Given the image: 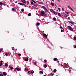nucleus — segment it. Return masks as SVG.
Returning <instances> with one entry per match:
<instances>
[{"label": "nucleus", "mask_w": 76, "mask_h": 76, "mask_svg": "<svg viewBox=\"0 0 76 76\" xmlns=\"http://www.w3.org/2000/svg\"><path fill=\"white\" fill-rule=\"evenodd\" d=\"M57 72V69H55L53 70V72Z\"/></svg>", "instance_id": "obj_22"}, {"label": "nucleus", "mask_w": 76, "mask_h": 76, "mask_svg": "<svg viewBox=\"0 0 76 76\" xmlns=\"http://www.w3.org/2000/svg\"><path fill=\"white\" fill-rule=\"evenodd\" d=\"M68 28L69 29V30H70V31H73V28H72L71 27L69 26H68Z\"/></svg>", "instance_id": "obj_2"}, {"label": "nucleus", "mask_w": 76, "mask_h": 76, "mask_svg": "<svg viewBox=\"0 0 76 76\" xmlns=\"http://www.w3.org/2000/svg\"><path fill=\"white\" fill-rule=\"evenodd\" d=\"M0 5L1 6H3V3L2 2H0Z\"/></svg>", "instance_id": "obj_16"}, {"label": "nucleus", "mask_w": 76, "mask_h": 76, "mask_svg": "<svg viewBox=\"0 0 76 76\" xmlns=\"http://www.w3.org/2000/svg\"><path fill=\"white\" fill-rule=\"evenodd\" d=\"M75 48H76V45L74 47Z\"/></svg>", "instance_id": "obj_50"}, {"label": "nucleus", "mask_w": 76, "mask_h": 76, "mask_svg": "<svg viewBox=\"0 0 76 76\" xmlns=\"http://www.w3.org/2000/svg\"><path fill=\"white\" fill-rule=\"evenodd\" d=\"M5 55L6 56H8V54H7V53H6L5 54Z\"/></svg>", "instance_id": "obj_34"}, {"label": "nucleus", "mask_w": 76, "mask_h": 76, "mask_svg": "<svg viewBox=\"0 0 76 76\" xmlns=\"http://www.w3.org/2000/svg\"><path fill=\"white\" fill-rule=\"evenodd\" d=\"M18 56H21V54H18Z\"/></svg>", "instance_id": "obj_48"}, {"label": "nucleus", "mask_w": 76, "mask_h": 76, "mask_svg": "<svg viewBox=\"0 0 76 76\" xmlns=\"http://www.w3.org/2000/svg\"><path fill=\"white\" fill-rule=\"evenodd\" d=\"M57 62L58 63H59V61H58Z\"/></svg>", "instance_id": "obj_56"}, {"label": "nucleus", "mask_w": 76, "mask_h": 76, "mask_svg": "<svg viewBox=\"0 0 76 76\" xmlns=\"http://www.w3.org/2000/svg\"><path fill=\"white\" fill-rule=\"evenodd\" d=\"M31 73H32V74H33V73H34V71H33V72L31 71Z\"/></svg>", "instance_id": "obj_30"}, {"label": "nucleus", "mask_w": 76, "mask_h": 76, "mask_svg": "<svg viewBox=\"0 0 76 76\" xmlns=\"http://www.w3.org/2000/svg\"><path fill=\"white\" fill-rule=\"evenodd\" d=\"M18 4H20V5H21L22 6H25V4L23 3H21L20 2L18 3Z\"/></svg>", "instance_id": "obj_4"}, {"label": "nucleus", "mask_w": 76, "mask_h": 76, "mask_svg": "<svg viewBox=\"0 0 76 76\" xmlns=\"http://www.w3.org/2000/svg\"><path fill=\"white\" fill-rule=\"evenodd\" d=\"M21 10L22 12H24V10H23V9H22Z\"/></svg>", "instance_id": "obj_35"}, {"label": "nucleus", "mask_w": 76, "mask_h": 76, "mask_svg": "<svg viewBox=\"0 0 76 76\" xmlns=\"http://www.w3.org/2000/svg\"><path fill=\"white\" fill-rule=\"evenodd\" d=\"M2 65H3V64L1 63L0 64V66H2Z\"/></svg>", "instance_id": "obj_38"}, {"label": "nucleus", "mask_w": 76, "mask_h": 76, "mask_svg": "<svg viewBox=\"0 0 76 76\" xmlns=\"http://www.w3.org/2000/svg\"><path fill=\"white\" fill-rule=\"evenodd\" d=\"M50 12H52V13H54V10H53L52 9L50 10Z\"/></svg>", "instance_id": "obj_14"}, {"label": "nucleus", "mask_w": 76, "mask_h": 76, "mask_svg": "<svg viewBox=\"0 0 76 76\" xmlns=\"http://www.w3.org/2000/svg\"><path fill=\"white\" fill-rule=\"evenodd\" d=\"M0 76H3V74H0Z\"/></svg>", "instance_id": "obj_41"}, {"label": "nucleus", "mask_w": 76, "mask_h": 76, "mask_svg": "<svg viewBox=\"0 0 76 76\" xmlns=\"http://www.w3.org/2000/svg\"><path fill=\"white\" fill-rule=\"evenodd\" d=\"M29 7H31V6H29Z\"/></svg>", "instance_id": "obj_60"}, {"label": "nucleus", "mask_w": 76, "mask_h": 76, "mask_svg": "<svg viewBox=\"0 0 76 76\" xmlns=\"http://www.w3.org/2000/svg\"><path fill=\"white\" fill-rule=\"evenodd\" d=\"M40 24V23H37V25L39 26V25Z\"/></svg>", "instance_id": "obj_27"}, {"label": "nucleus", "mask_w": 76, "mask_h": 76, "mask_svg": "<svg viewBox=\"0 0 76 76\" xmlns=\"http://www.w3.org/2000/svg\"><path fill=\"white\" fill-rule=\"evenodd\" d=\"M74 39H75V40H76V37H74Z\"/></svg>", "instance_id": "obj_31"}, {"label": "nucleus", "mask_w": 76, "mask_h": 76, "mask_svg": "<svg viewBox=\"0 0 76 76\" xmlns=\"http://www.w3.org/2000/svg\"><path fill=\"white\" fill-rule=\"evenodd\" d=\"M31 1H33V2L34 3H37L34 0H31Z\"/></svg>", "instance_id": "obj_25"}, {"label": "nucleus", "mask_w": 76, "mask_h": 76, "mask_svg": "<svg viewBox=\"0 0 76 76\" xmlns=\"http://www.w3.org/2000/svg\"><path fill=\"white\" fill-rule=\"evenodd\" d=\"M40 14L42 16H45L46 15L44 11H42L40 12Z\"/></svg>", "instance_id": "obj_1"}, {"label": "nucleus", "mask_w": 76, "mask_h": 76, "mask_svg": "<svg viewBox=\"0 0 76 76\" xmlns=\"http://www.w3.org/2000/svg\"><path fill=\"white\" fill-rule=\"evenodd\" d=\"M3 61H1V63H3Z\"/></svg>", "instance_id": "obj_55"}, {"label": "nucleus", "mask_w": 76, "mask_h": 76, "mask_svg": "<svg viewBox=\"0 0 76 76\" xmlns=\"http://www.w3.org/2000/svg\"><path fill=\"white\" fill-rule=\"evenodd\" d=\"M3 74L4 76H6L7 74L5 72H3Z\"/></svg>", "instance_id": "obj_7"}, {"label": "nucleus", "mask_w": 76, "mask_h": 76, "mask_svg": "<svg viewBox=\"0 0 76 76\" xmlns=\"http://www.w3.org/2000/svg\"><path fill=\"white\" fill-rule=\"evenodd\" d=\"M61 32H64V29H63V30H61Z\"/></svg>", "instance_id": "obj_23"}, {"label": "nucleus", "mask_w": 76, "mask_h": 76, "mask_svg": "<svg viewBox=\"0 0 76 76\" xmlns=\"http://www.w3.org/2000/svg\"><path fill=\"white\" fill-rule=\"evenodd\" d=\"M53 13H54V14H55V15H57V12L54 11V12H53Z\"/></svg>", "instance_id": "obj_19"}, {"label": "nucleus", "mask_w": 76, "mask_h": 76, "mask_svg": "<svg viewBox=\"0 0 76 76\" xmlns=\"http://www.w3.org/2000/svg\"><path fill=\"white\" fill-rule=\"evenodd\" d=\"M61 66H63V65L62 64H61Z\"/></svg>", "instance_id": "obj_57"}, {"label": "nucleus", "mask_w": 76, "mask_h": 76, "mask_svg": "<svg viewBox=\"0 0 76 76\" xmlns=\"http://www.w3.org/2000/svg\"><path fill=\"white\" fill-rule=\"evenodd\" d=\"M12 50H15L14 49V47H12Z\"/></svg>", "instance_id": "obj_36"}, {"label": "nucleus", "mask_w": 76, "mask_h": 76, "mask_svg": "<svg viewBox=\"0 0 76 76\" xmlns=\"http://www.w3.org/2000/svg\"><path fill=\"white\" fill-rule=\"evenodd\" d=\"M37 64V62H35L34 63V64L35 65V64Z\"/></svg>", "instance_id": "obj_40"}, {"label": "nucleus", "mask_w": 76, "mask_h": 76, "mask_svg": "<svg viewBox=\"0 0 76 76\" xmlns=\"http://www.w3.org/2000/svg\"><path fill=\"white\" fill-rule=\"evenodd\" d=\"M27 3L28 4H29V2L28 1H27Z\"/></svg>", "instance_id": "obj_46"}, {"label": "nucleus", "mask_w": 76, "mask_h": 76, "mask_svg": "<svg viewBox=\"0 0 76 76\" xmlns=\"http://www.w3.org/2000/svg\"><path fill=\"white\" fill-rule=\"evenodd\" d=\"M25 61H28V58H27L25 59Z\"/></svg>", "instance_id": "obj_24"}, {"label": "nucleus", "mask_w": 76, "mask_h": 76, "mask_svg": "<svg viewBox=\"0 0 76 76\" xmlns=\"http://www.w3.org/2000/svg\"><path fill=\"white\" fill-rule=\"evenodd\" d=\"M58 0V1H59V2L60 1V0Z\"/></svg>", "instance_id": "obj_54"}, {"label": "nucleus", "mask_w": 76, "mask_h": 76, "mask_svg": "<svg viewBox=\"0 0 76 76\" xmlns=\"http://www.w3.org/2000/svg\"><path fill=\"white\" fill-rule=\"evenodd\" d=\"M68 7L69 9H70V10H72V11H73V10L72 9V7H70V6H69V5H68Z\"/></svg>", "instance_id": "obj_3"}, {"label": "nucleus", "mask_w": 76, "mask_h": 76, "mask_svg": "<svg viewBox=\"0 0 76 76\" xmlns=\"http://www.w3.org/2000/svg\"><path fill=\"white\" fill-rule=\"evenodd\" d=\"M22 2L24 3H26V1L25 0H23L22 1Z\"/></svg>", "instance_id": "obj_11"}, {"label": "nucleus", "mask_w": 76, "mask_h": 76, "mask_svg": "<svg viewBox=\"0 0 76 76\" xmlns=\"http://www.w3.org/2000/svg\"><path fill=\"white\" fill-rule=\"evenodd\" d=\"M51 1H54V0H51Z\"/></svg>", "instance_id": "obj_58"}, {"label": "nucleus", "mask_w": 76, "mask_h": 76, "mask_svg": "<svg viewBox=\"0 0 76 76\" xmlns=\"http://www.w3.org/2000/svg\"><path fill=\"white\" fill-rule=\"evenodd\" d=\"M70 19V17H68V19Z\"/></svg>", "instance_id": "obj_53"}, {"label": "nucleus", "mask_w": 76, "mask_h": 76, "mask_svg": "<svg viewBox=\"0 0 76 76\" xmlns=\"http://www.w3.org/2000/svg\"><path fill=\"white\" fill-rule=\"evenodd\" d=\"M70 23H71V24H73V22L72 21H70Z\"/></svg>", "instance_id": "obj_33"}, {"label": "nucleus", "mask_w": 76, "mask_h": 76, "mask_svg": "<svg viewBox=\"0 0 76 76\" xmlns=\"http://www.w3.org/2000/svg\"><path fill=\"white\" fill-rule=\"evenodd\" d=\"M54 61H57V58H55L53 59Z\"/></svg>", "instance_id": "obj_12"}, {"label": "nucleus", "mask_w": 76, "mask_h": 76, "mask_svg": "<svg viewBox=\"0 0 76 76\" xmlns=\"http://www.w3.org/2000/svg\"><path fill=\"white\" fill-rule=\"evenodd\" d=\"M21 0V1H22L23 0Z\"/></svg>", "instance_id": "obj_62"}, {"label": "nucleus", "mask_w": 76, "mask_h": 76, "mask_svg": "<svg viewBox=\"0 0 76 76\" xmlns=\"http://www.w3.org/2000/svg\"><path fill=\"white\" fill-rule=\"evenodd\" d=\"M58 16H61V14L59 13H58Z\"/></svg>", "instance_id": "obj_28"}, {"label": "nucleus", "mask_w": 76, "mask_h": 76, "mask_svg": "<svg viewBox=\"0 0 76 76\" xmlns=\"http://www.w3.org/2000/svg\"><path fill=\"white\" fill-rule=\"evenodd\" d=\"M44 67L45 68H46L47 67V64H45V65H44Z\"/></svg>", "instance_id": "obj_18"}, {"label": "nucleus", "mask_w": 76, "mask_h": 76, "mask_svg": "<svg viewBox=\"0 0 76 76\" xmlns=\"http://www.w3.org/2000/svg\"><path fill=\"white\" fill-rule=\"evenodd\" d=\"M3 5L5 6L6 5V4H3Z\"/></svg>", "instance_id": "obj_51"}, {"label": "nucleus", "mask_w": 76, "mask_h": 76, "mask_svg": "<svg viewBox=\"0 0 76 76\" xmlns=\"http://www.w3.org/2000/svg\"><path fill=\"white\" fill-rule=\"evenodd\" d=\"M28 15L29 16H31V14L30 13H29V14H28Z\"/></svg>", "instance_id": "obj_26"}, {"label": "nucleus", "mask_w": 76, "mask_h": 76, "mask_svg": "<svg viewBox=\"0 0 76 76\" xmlns=\"http://www.w3.org/2000/svg\"><path fill=\"white\" fill-rule=\"evenodd\" d=\"M4 66H5V67H7V66H8V65L7 64H5Z\"/></svg>", "instance_id": "obj_20"}, {"label": "nucleus", "mask_w": 76, "mask_h": 76, "mask_svg": "<svg viewBox=\"0 0 76 76\" xmlns=\"http://www.w3.org/2000/svg\"><path fill=\"white\" fill-rule=\"evenodd\" d=\"M43 35L45 37H47V35H46L45 34H44Z\"/></svg>", "instance_id": "obj_15"}, {"label": "nucleus", "mask_w": 76, "mask_h": 76, "mask_svg": "<svg viewBox=\"0 0 76 76\" xmlns=\"http://www.w3.org/2000/svg\"><path fill=\"white\" fill-rule=\"evenodd\" d=\"M16 69L17 71H20V69L19 68H16Z\"/></svg>", "instance_id": "obj_8"}, {"label": "nucleus", "mask_w": 76, "mask_h": 76, "mask_svg": "<svg viewBox=\"0 0 76 76\" xmlns=\"http://www.w3.org/2000/svg\"><path fill=\"white\" fill-rule=\"evenodd\" d=\"M51 6H54V3L53 2H51Z\"/></svg>", "instance_id": "obj_9"}, {"label": "nucleus", "mask_w": 76, "mask_h": 76, "mask_svg": "<svg viewBox=\"0 0 76 76\" xmlns=\"http://www.w3.org/2000/svg\"><path fill=\"white\" fill-rule=\"evenodd\" d=\"M29 72H30V71H28V75H30V74L29 73Z\"/></svg>", "instance_id": "obj_42"}, {"label": "nucleus", "mask_w": 76, "mask_h": 76, "mask_svg": "<svg viewBox=\"0 0 76 76\" xmlns=\"http://www.w3.org/2000/svg\"><path fill=\"white\" fill-rule=\"evenodd\" d=\"M64 66H65L66 67H68L69 65H68L67 64H64Z\"/></svg>", "instance_id": "obj_6"}, {"label": "nucleus", "mask_w": 76, "mask_h": 76, "mask_svg": "<svg viewBox=\"0 0 76 76\" xmlns=\"http://www.w3.org/2000/svg\"><path fill=\"white\" fill-rule=\"evenodd\" d=\"M25 70L27 71H28V69H27L26 68H25Z\"/></svg>", "instance_id": "obj_32"}, {"label": "nucleus", "mask_w": 76, "mask_h": 76, "mask_svg": "<svg viewBox=\"0 0 76 76\" xmlns=\"http://www.w3.org/2000/svg\"><path fill=\"white\" fill-rule=\"evenodd\" d=\"M42 7L43 9H45L46 8H45V7L44 6H42Z\"/></svg>", "instance_id": "obj_17"}, {"label": "nucleus", "mask_w": 76, "mask_h": 76, "mask_svg": "<svg viewBox=\"0 0 76 76\" xmlns=\"http://www.w3.org/2000/svg\"><path fill=\"white\" fill-rule=\"evenodd\" d=\"M59 28L60 29H62V28H63V27H62V26H60Z\"/></svg>", "instance_id": "obj_43"}, {"label": "nucleus", "mask_w": 76, "mask_h": 76, "mask_svg": "<svg viewBox=\"0 0 76 76\" xmlns=\"http://www.w3.org/2000/svg\"><path fill=\"white\" fill-rule=\"evenodd\" d=\"M58 9L59 10V11H60V8H58Z\"/></svg>", "instance_id": "obj_49"}, {"label": "nucleus", "mask_w": 76, "mask_h": 76, "mask_svg": "<svg viewBox=\"0 0 76 76\" xmlns=\"http://www.w3.org/2000/svg\"><path fill=\"white\" fill-rule=\"evenodd\" d=\"M34 6L35 7H37L38 6H37V5H35V4L34 5Z\"/></svg>", "instance_id": "obj_44"}, {"label": "nucleus", "mask_w": 76, "mask_h": 76, "mask_svg": "<svg viewBox=\"0 0 76 76\" xmlns=\"http://www.w3.org/2000/svg\"><path fill=\"white\" fill-rule=\"evenodd\" d=\"M44 61H45V62H47V60H46V59L44 60Z\"/></svg>", "instance_id": "obj_47"}, {"label": "nucleus", "mask_w": 76, "mask_h": 76, "mask_svg": "<svg viewBox=\"0 0 76 76\" xmlns=\"http://www.w3.org/2000/svg\"><path fill=\"white\" fill-rule=\"evenodd\" d=\"M43 76H46V75H44Z\"/></svg>", "instance_id": "obj_63"}, {"label": "nucleus", "mask_w": 76, "mask_h": 76, "mask_svg": "<svg viewBox=\"0 0 76 76\" xmlns=\"http://www.w3.org/2000/svg\"><path fill=\"white\" fill-rule=\"evenodd\" d=\"M25 7H26V5L25 6H24Z\"/></svg>", "instance_id": "obj_52"}, {"label": "nucleus", "mask_w": 76, "mask_h": 76, "mask_svg": "<svg viewBox=\"0 0 76 76\" xmlns=\"http://www.w3.org/2000/svg\"><path fill=\"white\" fill-rule=\"evenodd\" d=\"M0 53H1V51H2V50H3V49L2 48H1L0 49Z\"/></svg>", "instance_id": "obj_29"}, {"label": "nucleus", "mask_w": 76, "mask_h": 76, "mask_svg": "<svg viewBox=\"0 0 76 76\" xmlns=\"http://www.w3.org/2000/svg\"><path fill=\"white\" fill-rule=\"evenodd\" d=\"M0 73H1V72H0Z\"/></svg>", "instance_id": "obj_64"}, {"label": "nucleus", "mask_w": 76, "mask_h": 76, "mask_svg": "<svg viewBox=\"0 0 76 76\" xmlns=\"http://www.w3.org/2000/svg\"><path fill=\"white\" fill-rule=\"evenodd\" d=\"M39 73L40 74V75H42V74H43V72L42 71H40Z\"/></svg>", "instance_id": "obj_13"}, {"label": "nucleus", "mask_w": 76, "mask_h": 76, "mask_svg": "<svg viewBox=\"0 0 76 76\" xmlns=\"http://www.w3.org/2000/svg\"><path fill=\"white\" fill-rule=\"evenodd\" d=\"M62 10H64V9L62 8Z\"/></svg>", "instance_id": "obj_61"}, {"label": "nucleus", "mask_w": 76, "mask_h": 76, "mask_svg": "<svg viewBox=\"0 0 76 76\" xmlns=\"http://www.w3.org/2000/svg\"><path fill=\"white\" fill-rule=\"evenodd\" d=\"M44 10L45 11V12H48V10L46 8Z\"/></svg>", "instance_id": "obj_10"}, {"label": "nucleus", "mask_w": 76, "mask_h": 76, "mask_svg": "<svg viewBox=\"0 0 76 76\" xmlns=\"http://www.w3.org/2000/svg\"><path fill=\"white\" fill-rule=\"evenodd\" d=\"M9 68L11 70H12V69H13V67L10 66H9Z\"/></svg>", "instance_id": "obj_5"}, {"label": "nucleus", "mask_w": 76, "mask_h": 76, "mask_svg": "<svg viewBox=\"0 0 76 76\" xmlns=\"http://www.w3.org/2000/svg\"><path fill=\"white\" fill-rule=\"evenodd\" d=\"M15 9L14 8L12 9V11H13L15 10Z\"/></svg>", "instance_id": "obj_37"}, {"label": "nucleus", "mask_w": 76, "mask_h": 76, "mask_svg": "<svg viewBox=\"0 0 76 76\" xmlns=\"http://www.w3.org/2000/svg\"><path fill=\"white\" fill-rule=\"evenodd\" d=\"M65 13H67V14H69V12H67L65 11Z\"/></svg>", "instance_id": "obj_39"}, {"label": "nucleus", "mask_w": 76, "mask_h": 76, "mask_svg": "<svg viewBox=\"0 0 76 76\" xmlns=\"http://www.w3.org/2000/svg\"><path fill=\"white\" fill-rule=\"evenodd\" d=\"M52 76H53V74H52Z\"/></svg>", "instance_id": "obj_59"}, {"label": "nucleus", "mask_w": 76, "mask_h": 76, "mask_svg": "<svg viewBox=\"0 0 76 76\" xmlns=\"http://www.w3.org/2000/svg\"><path fill=\"white\" fill-rule=\"evenodd\" d=\"M31 4H33V2L31 1Z\"/></svg>", "instance_id": "obj_45"}, {"label": "nucleus", "mask_w": 76, "mask_h": 76, "mask_svg": "<svg viewBox=\"0 0 76 76\" xmlns=\"http://www.w3.org/2000/svg\"><path fill=\"white\" fill-rule=\"evenodd\" d=\"M53 20H54V21L56 20V18L55 17L53 18Z\"/></svg>", "instance_id": "obj_21"}]
</instances>
